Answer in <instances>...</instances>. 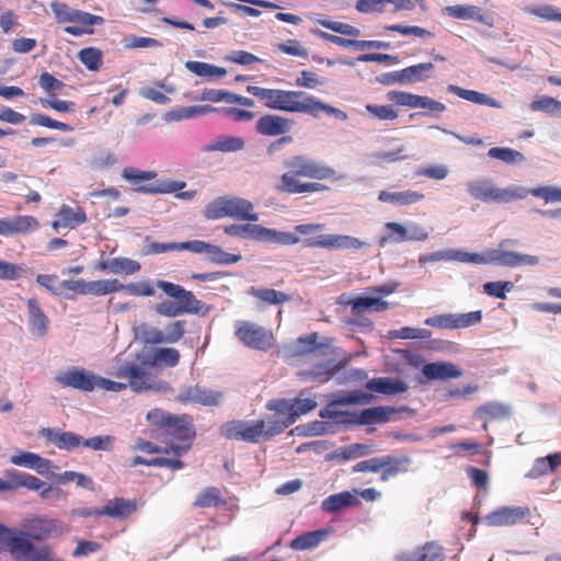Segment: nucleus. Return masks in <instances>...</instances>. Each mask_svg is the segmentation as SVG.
I'll list each match as a JSON object with an SVG mask.
<instances>
[{
    "label": "nucleus",
    "instance_id": "49530a36",
    "mask_svg": "<svg viewBox=\"0 0 561 561\" xmlns=\"http://www.w3.org/2000/svg\"><path fill=\"white\" fill-rule=\"evenodd\" d=\"M488 156L492 159H497L508 164L523 162L525 160V157L522 152L508 147H492L489 149Z\"/></svg>",
    "mask_w": 561,
    "mask_h": 561
},
{
    "label": "nucleus",
    "instance_id": "f3484780",
    "mask_svg": "<svg viewBox=\"0 0 561 561\" xmlns=\"http://www.w3.org/2000/svg\"><path fill=\"white\" fill-rule=\"evenodd\" d=\"M39 228V221L34 216L16 215L0 218V236L27 234Z\"/></svg>",
    "mask_w": 561,
    "mask_h": 561
},
{
    "label": "nucleus",
    "instance_id": "774afa93",
    "mask_svg": "<svg viewBox=\"0 0 561 561\" xmlns=\"http://www.w3.org/2000/svg\"><path fill=\"white\" fill-rule=\"evenodd\" d=\"M445 549L436 541L423 545V561H445Z\"/></svg>",
    "mask_w": 561,
    "mask_h": 561
},
{
    "label": "nucleus",
    "instance_id": "6e6d98bb",
    "mask_svg": "<svg viewBox=\"0 0 561 561\" xmlns=\"http://www.w3.org/2000/svg\"><path fill=\"white\" fill-rule=\"evenodd\" d=\"M116 438L112 435L94 436L83 438L82 446L93 450L111 451L114 447Z\"/></svg>",
    "mask_w": 561,
    "mask_h": 561
},
{
    "label": "nucleus",
    "instance_id": "7c9ffc66",
    "mask_svg": "<svg viewBox=\"0 0 561 561\" xmlns=\"http://www.w3.org/2000/svg\"><path fill=\"white\" fill-rule=\"evenodd\" d=\"M448 91L454 93L455 95H457L466 101L472 102L474 104L486 105V106L495 107V108H500L502 106L497 100L489 96L488 94H484V93H481V92H478L474 90H468V89L460 88L458 85L450 84L448 87Z\"/></svg>",
    "mask_w": 561,
    "mask_h": 561
},
{
    "label": "nucleus",
    "instance_id": "3c124183",
    "mask_svg": "<svg viewBox=\"0 0 561 561\" xmlns=\"http://www.w3.org/2000/svg\"><path fill=\"white\" fill-rule=\"evenodd\" d=\"M78 56L80 61L91 71H96L102 66V53L98 48H83Z\"/></svg>",
    "mask_w": 561,
    "mask_h": 561
},
{
    "label": "nucleus",
    "instance_id": "f03ea898",
    "mask_svg": "<svg viewBox=\"0 0 561 561\" xmlns=\"http://www.w3.org/2000/svg\"><path fill=\"white\" fill-rule=\"evenodd\" d=\"M285 172L275 184L278 193L312 194L329 190L321 181L336 182L344 179L333 168L305 154L293 156L284 161Z\"/></svg>",
    "mask_w": 561,
    "mask_h": 561
},
{
    "label": "nucleus",
    "instance_id": "2f4dec72",
    "mask_svg": "<svg viewBox=\"0 0 561 561\" xmlns=\"http://www.w3.org/2000/svg\"><path fill=\"white\" fill-rule=\"evenodd\" d=\"M389 308V302L378 297H357L351 302L353 314L359 316L365 311L382 312Z\"/></svg>",
    "mask_w": 561,
    "mask_h": 561
},
{
    "label": "nucleus",
    "instance_id": "4d7b16f0",
    "mask_svg": "<svg viewBox=\"0 0 561 561\" xmlns=\"http://www.w3.org/2000/svg\"><path fill=\"white\" fill-rule=\"evenodd\" d=\"M529 195L543 199L546 203L561 202V187L540 186L528 190Z\"/></svg>",
    "mask_w": 561,
    "mask_h": 561
},
{
    "label": "nucleus",
    "instance_id": "5fc2aeb1",
    "mask_svg": "<svg viewBox=\"0 0 561 561\" xmlns=\"http://www.w3.org/2000/svg\"><path fill=\"white\" fill-rule=\"evenodd\" d=\"M388 99L398 105L416 108L421 106V96L401 91H390Z\"/></svg>",
    "mask_w": 561,
    "mask_h": 561
},
{
    "label": "nucleus",
    "instance_id": "e2e57ef3",
    "mask_svg": "<svg viewBox=\"0 0 561 561\" xmlns=\"http://www.w3.org/2000/svg\"><path fill=\"white\" fill-rule=\"evenodd\" d=\"M327 82L324 78H320L316 72L302 70L296 79L295 84L299 88L316 89Z\"/></svg>",
    "mask_w": 561,
    "mask_h": 561
},
{
    "label": "nucleus",
    "instance_id": "69168bd1",
    "mask_svg": "<svg viewBox=\"0 0 561 561\" xmlns=\"http://www.w3.org/2000/svg\"><path fill=\"white\" fill-rule=\"evenodd\" d=\"M513 288L511 282H489L483 285V290L486 295L499 299H505L506 293Z\"/></svg>",
    "mask_w": 561,
    "mask_h": 561
},
{
    "label": "nucleus",
    "instance_id": "6e6552de",
    "mask_svg": "<svg viewBox=\"0 0 561 561\" xmlns=\"http://www.w3.org/2000/svg\"><path fill=\"white\" fill-rule=\"evenodd\" d=\"M323 224H304L297 225L295 230L306 236L302 240L307 248L337 249V250H359L367 245L366 242L346 234H318L323 230Z\"/></svg>",
    "mask_w": 561,
    "mask_h": 561
},
{
    "label": "nucleus",
    "instance_id": "de8ad7c7",
    "mask_svg": "<svg viewBox=\"0 0 561 561\" xmlns=\"http://www.w3.org/2000/svg\"><path fill=\"white\" fill-rule=\"evenodd\" d=\"M185 67L187 70L199 77L225 76L227 73L225 68L216 67L214 65L203 61H186Z\"/></svg>",
    "mask_w": 561,
    "mask_h": 561
},
{
    "label": "nucleus",
    "instance_id": "b1692460",
    "mask_svg": "<svg viewBox=\"0 0 561 561\" xmlns=\"http://www.w3.org/2000/svg\"><path fill=\"white\" fill-rule=\"evenodd\" d=\"M39 435L55 444L59 449L72 450L82 445L83 437L72 432H61L55 428H42Z\"/></svg>",
    "mask_w": 561,
    "mask_h": 561
},
{
    "label": "nucleus",
    "instance_id": "f8f14e48",
    "mask_svg": "<svg viewBox=\"0 0 561 561\" xmlns=\"http://www.w3.org/2000/svg\"><path fill=\"white\" fill-rule=\"evenodd\" d=\"M332 339L327 337L320 342L317 332L299 336L291 351V355L295 357H307L310 359L327 357L332 355Z\"/></svg>",
    "mask_w": 561,
    "mask_h": 561
},
{
    "label": "nucleus",
    "instance_id": "052dcab7",
    "mask_svg": "<svg viewBox=\"0 0 561 561\" xmlns=\"http://www.w3.org/2000/svg\"><path fill=\"white\" fill-rule=\"evenodd\" d=\"M387 419V412L381 407L365 409L359 415V422L366 425L386 422Z\"/></svg>",
    "mask_w": 561,
    "mask_h": 561
},
{
    "label": "nucleus",
    "instance_id": "6ab92c4d",
    "mask_svg": "<svg viewBox=\"0 0 561 561\" xmlns=\"http://www.w3.org/2000/svg\"><path fill=\"white\" fill-rule=\"evenodd\" d=\"M27 324L30 332L37 337H43L49 329V318L42 309L36 298H30L26 301Z\"/></svg>",
    "mask_w": 561,
    "mask_h": 561
},
{
    "label": "nucleus",
    "instance_id": "bb28decb",
    "mask_svg": "<svg viewBox=\"0 0 561 561\" xmlns=\"http://www.w3.org/2000/svg\"><path fill=\"white\" fill-rule=\"evenodd\" d=\"M265 230L266 227L252 222L231 224L224 228V232L229 237L250 239L262 242L265 240Z\"/></svg>",
    "mask_w": 561,
    "mask_h": 561
},
{
    "label": "nucleus",
    "instance_id": "0eeeda50",
    "mask_svg": "<svg viewBox=\"0 0 561 561\" xmlns=\"http://www.w3.org/2000/svg\"><path fill=\"white\" fill-rule=\"evenodd\" d=\"M207 220H218L230 217L240 220L257 221L259 214L252 202L231 195H225L210 201L203 210Z\"/></svg>",
    "mask_w": 561,
    "mask_h": 561
},
{
    "label": "nucleus",
    "instance_id": "8fccbe9b",
    "mask_svg": "<svg viewBox=\"0 0 561 561\" xmlns=\"http://www.w3.org/2000/svg\"><path fill=\"white\" fill-rule=\"evenodd\" d=\"M301 239L293 232L277 231L275 229L266 228L264 242L291 245L297 244Z\"/></svg>",
    "mask_w": 561,
    "mask_h": 561
},
{
    "label": "nucleus",
    "instance_id": "c85d7f7f",
    "mask_svg": "<svg viewBox=\"0 0 561 561\" xmlns=\"http://www.w3.org/2000/svg\"><path fill=\"white\" fill-rule=\"evenodd\" d=\"M12 465L34 469L39 474H46L50 468V461L31 451H21L10 458Z\"/></svg>",
    "mask_w": 561,
    "mask_h": 561
},
{
    "label": "nucleus",
    "instance_id": "a878e982",
    "mask_svg": "<svg viewBox=\"0 0 561 561\" xmlns=\"http://www.w3.org/2000/svg\"><path fill=\"white\" fill-rule=\"evenodd\" d=\"M360 504L357 497V490L343 491L325 497L321 502V510L325 513H336L346 507H353Z\"/></svg>",
    "mask_w": 561,
    "mask_h": 561
},
{
    "label": "nucleus",
    "instance_id": "423d86ee",
    "mask_svg": "<svg viewBox=\"0 0 561 561\" xmlns=\"http://www.w3.org/2000/svg\"><path fill=\"white\" fill-rule=\"evenodd\" d=\"M290 425L289 422L263 421L259 420L252 423L245 421H229L222 426V435L228 439L242 440L248 443H259L280 434Z\"/></svg>",
    "mask_w": 561,
    "mask_h": 561
},
{
    "label": "nucleus",
    "instance_id": "4be33fe9",
    "mask_svg": "<svg viewBox=\"0 0 561 561\" xmlns=\"http://www.w3.org/2000/svg\"><path fill=\"white\" fill-rule=\"evenodd\" d=\"M88 220L87 214L82 207L72 208L68 205H61L56 214V219L53 221V228L75 229Z\"/></svg>",
    "mask_w": 561,
    "mask_h": 561
},
{
    "label": "nucleus",
    "instance_id": "473e14b6",
    "mask_svg": "<svg viewBox=\"0 0 561 561\" xmlns=\"http://www.w3.org/2000/svg\"><path fill=\"white\" fill-rule=\"evenodd\" d=\"M476 415L488 420L502 421L512 415V409L505 403L491 401L479 407L476 410Z\"/></svg>",
    "mask_w": 561,
    "mask_h": 561
},
{
    "label": "nucleus",
    "instance_id": "79ce46f5",
    "mask_svg": "<svg viewBox=\"0 0 561 561\" xmlns=\"http://www.w3.org/2000/svg\"><path fill=\"white\" fill-rule=\"evenodd\" d=\"M467 188L473 198L484 203H491L495 186H493L488 180H477L468 183Z\"/></svg>",
    "mask_w": 561,
    "mask_h": 561
},
{
    "label": "nucleus",
    "instance_id": "ddd939ff",
    "mask_svg": "<svg viewBox=\"0 0 561 561\" xmlns=\"http://www.w3.org/2000/svg\"><path fill=\"white\" fill-rule=\"evenodd\" d=\"M55 381L62 388L90 392L96 387V376L82 367H70L56 375Z\"/></svg>",
    "mask_w": 561,
    "mask_h": 561
},
{
    "label": "nucleus",
    "instance_id": "37998d69",
    "mask_svg": "<svg viewBox=\"0 0 561 561\" xmlns=\"http://www.w3.org/2000/svg\"><path fill=\"white\" fill-rule=\"evenodd\" d=\"M420 198V195L416 192L404 191V192H388L380 191L378 195V199L382 203H390L394 205H408L416 203Z\"/></svg>",
    "mask_w": 561,
    "mask_h": 561
},
{
    "label": "nucleus",
    "instance_id": "680f3d73",
    "mask_svg": "<svg viewBox=\"0 0 561 561\" xmlns=\"http://www.w3.org/2000/svg\"><path fill=\"white\" fill-rule=\"evenodd\" d=\"M36 283L48 290L54 296H62L60 282L56 274H38L36 276Z\"/></svg>",
    "mask_w": 561,
    "mask_h": 561
},
{
    "label": "nucleus",
    "instance_id": "c9c22d12",
    "mask_svg": "<svg viewBox=\"0 0 561 561\" xmlns=\"http://www.w3.org/2000/svg\"><path fill=\"white\" fill-rule=\"evenodd\" d=\"M227 504L218 488H205L196 496L193 506L198 508L218 507Z\"/></svg>",
    "mask_w": 561,
    "mask_h": 561
},
{
    "label": "nucleus",
    "instance_id": "7ed1b4c3",
    "mask_svg": "<svg viewBox=\"0 0 561 561\" xmlns=\"http://www.w3.org/2000/svg\"><path fill=\"white\" fill-rule=\"evenodd\" d=\"M247 91L257 98L271 110L288 113H306L318 117L321 112L345 121L347 114L320 99L300 90L267 89L257 85H248Z\"/></svg>",
    "mask_w": 561,
    "mask_h": 561
},
{
    "label": "nucleus",
    "instance_id": "5701e85b",
    "mask_svg": "<svg viewBox=\"0 0 561 561\" xmlns=\"http://www.w3.org/2000/svg\"><path fill=\"white\" fill-rule=\"evenodd\" d=\"M116 377L127 379L130 388L136 392L151 388V385L149 383V374L136 364H126L122 366L117 370Z\"/></svg>",
    "mask_w": 561,
    "mask_h": 561
},
{
    "label": "nucleus",
    "instance_id": "f257e3e1",
    "mask_svg": "<svg viewBox=\"0 0 561 561\" xmlns=\"http://www.w3.org/2000/svg\"><path fill=\"white\" fill-rule=\"evenodd\" d=\"M25 531L9 528L2 542L13 561H64L48 545L36 546L31 539L45 540L62 534L61 523L54 518L34 516L24 522Z\"/></svg>",
    "mask_w": 561,
    "mask_h": 561
},
{
    "label": "nucleus",
    "instance_id": "603ef678",
    "mask_svg": "<svg viewBox=\"0 0 561 561\" xmlns=\"http://www.w3.org/2000/svg\"><path fill=\"white\" fill-rule=\"evenodd\" d=\"M526 12L545 21L561 22V12L551 4L528 7Z\"/></svg>",
    "mask_w": 561,
    "mask_h": 561
},
{
    "label": "nucleus",
    "instance_id": "0e129e2a",
    "mask_svg": "<svg viewBox=\"0 0 561 561\" xmlns=\"http://www.w3.org/2000/svg\"><path fill=\"white\" fill-rule=\"evenodd\" d=\"M123 290L135 297H150L156 293L154 286L149 282L130 283L128 285H124Z\"/></svg>",
    "mask_w": 561,
    "mask_h": 561
},
{
    "label": "nucleus",
    "instance_id": "9d476101",
    "mask_svg": "<svg viewBox=\"0 0 561 561\" xmlns=\"http://www.w3.org/2000/svg\"><path fill=\"white\" fill-rule=\"evenodd\" d=\"M154 286L160 288L168 297L178 301L182 314L206 316L210 310L209 306L197 299L192 291L186 290L181 285L159 279Z\"/></svg>",
    "mask_w": 561,
    "mask_h": 561
},
{
    "label": "nucleus",
    "instance_id": "dca6fc26",
    "mask_svg": "<svg viewBox=\"0 0 561 561\" xmlns=\"http://www.w3.org/2000/svg\"><path fill=\"white\" fill-rule=\"evenodd\" d=\"M482 312L480 310L458 314H439L427 318L425 323L438 328H468L480 323Z\"/></svg>",
    "mask_w": 561,
    "mask_h": 561
},
{
    "label": "nucleus",
    "instance_id": "72a5a7b5",
    "mask_svg": "<svg viewBox=\"0 0 561 561\" xmlns=\"http://www.w3.org/2000/svg\"><path fill=\"white\" fill-rule=\"evenodd\" d=\"M371 451V447L365 444H351L339 449H335L328 456L330 460H337L340 462L356 459L368 455Z\"/></svg>",
    "mask_w": 561,
    "mask_h": 561
},
{
    "label": "nucleus",
    "instance_id": "ea45409f",
    "mask_svg": "<svg viewBox=\"0 0 561 561\" xmlns=\"http://www.w3.org/2000/svg\"><path fill=\"white\" fill-rule=\"evenodd\" d=\"M140 267L141 266L137 261L127 257H114L100 264L101 270H108L113 273L124 272L128 275L137 273Z\"/></svg>",
    "mask_w": 561,
    "mask_h": 561
},
{
    "label": "nucleus",
    "instance_id": "412c9836",
    "mask_svg": "<svg viewBox=\"0 0 561 561\" xmlns=\"http://www.w3.org/2000/svg\"><path fill=\"white\" fill-rule=\"evenodd\" d=\"M293 121L275 114H266L256 122V131L264 136H279L289 131Z\"/></svg>",
    "mask_w": 561,
    "mask_h": 561
},
{
    "label": "nucleus",
    "instance_id": "39448f33",
    "mask_svg": "<svg viewBox=\"0 0 561 561\" xmlns=\"http://www.w3.org/2000/svg\"><path fill=\"white\" fill-rule=\"evenodd\" d=\"M518 243L515 239H504L499 243L497 249L488 250L484 253H470L466 251L437 252L423 256V263L427 261L454 260L472 264H496L506 267L535 266L540 262L539 256L523 254L506 250L510 245Z\"/></svg>",
    "mask_w": 561,
    "mask_h": 561
},
{
    "label": "nucleus",
    "instance_id": "20e7f679",
    "mask_svg": "<svg viewBox=\"0 0 561 561\" xmlns=\"http://www.w3.org/2000/svg\"><path fill=\"white\" fill-rule=\"evenodd\" d=\"M147 420L157 427L152 436L167 444L170 453L181 456L188 451L195 437L192 416L154 409L147 413Z\"/></svg>",
    "mask_w": 561,
    "mask_h": 561
},
{
    "label": "nucleus",
    "instance_id": "58836bf2",
    "mask_svg": "<svg viewBox=\"0 0 561 561\" xmlns=\"http://www.w3.org/2000/svg\"><path fill=\"white\" fill-rule=\"evenodd\" d=\"M529 195L528 188L523 186L495 187L493 203L507 204L517 199H524Z\"/></svg>",
    "mask_w": 561,
    "mask_h": 561
},
{
    "label": "nucleus",
    "instance_id": "393cba45",
    "mask_svg": "<svg viewBox=\"0 0 561 561\" xmlns=\"http://www.w3.org/2000/svg\"><path fill=\"white\" fill-rule=\"evenodd\" d=\"M461 375L462 371L449 362H435L423 365V377L428 380L456 379Z\"/></svg>",
    "mask_w": 561,
    "mask_h": 561
},
{
    "label": "nucleus",
    "instance_id": "aec40b11",
    "mask_svg": "<svg viewBox=\"0 0 561 561\" xmlns=\"http://www.w3.org/2000/svg\"><path fill=\"white\" fill-rule=\"evenodd\" d=\"M446 15L457 20L477 21L484 25L492 26L493 19L482 12V9L472 4L448 5L444 9Z\"/></svg>",
    "mask_w": 561,
    "mask_h": 561
},
{
    "label": "nucleus",
    "instance_id": "cd10ccee",
    "mask_svg": "<svg viewBox=\"0 0 561 561\" xmlns=\"http://www.w3.org/2000/svg\"><path fill=\"white\" fill-rule=\"evenodd\" d=\"M316 408L317 401L313 398H296L290 405H287L286 401H280L275 407L280 412H287V416L283 422L290 421V425L297 416L306 414Z\"/></svg>",
    "mask_w": 561,
    "mask_h": 561
},
{
    "label": "nucleus",
    "instance_id": "c03bdc74",
    "mask_svg": "<svg viewBox=\"0 0 561 561\" xmlns=\"http://www.w3.org/2000/svg\"><path fill=\"white\" fill-rule=\"evenodd\" d=\"M181 358L180 352L173 347H160L152 353V365L174 367Z\"/></svg>",
    "mask_w": 561,
    "mask_h": 561
},
{
    "label": "nucleus",
    "instance_id": "1a4fd4ad",
    "mask_svg": "<svg viewBox=\"0 0 561 561\" xmlns=\"http://www.w3.org/2000/svg\"><path fill=\"white\" fill-rule=\"evenodd\" d=\"M234 335L244 346L264 352L271 350L275 341L272 330L245 320L234 323Z\"/></svg>",
    "mask_w": 561,
    "mask_h": 561
},
{
    "label": "nucleus",
    "instance_id": "4468645a",
    "mask_svg": "<svg viewBox=\"0 0 561 561\" xmlns=\"http://www.w3.org/2000/svg\"><path fill=\"white\" fill-rule=\"evenodd\" d=\"M529 514L530 511L528 507L503 506L489 513L484 517V522L491 527L512 526L522 522Z\"/></svg>",
    "mask_w": 561,
    "mask_h": 561
},
{
    "label": "nucleus",
    "instance_id": "c756f323",
    "mask_svg": "<svg viewBox=\"0 0 561 561\" xmlns=\"http://www.w3.org/2000/svg\"><path fill=\"white\" fill-rule=\"evenodd\" d=\"M366 389L382 394H397L405 392L408 386L400 379L387 377L373 378L366 383Z\"/></svg>",
    "mask_w": 561,
    "mask_h": 561
},
{
    "label": "nucleus",
    "instance_id": "9b49d317",
    "mask_svg": "<svg viewBox=\"0 0 561 561\" xmlns=\"http://www.w3.org/2000/svg\"><path fill=\"white\" fill-rule=\"evenodd\" d=\"M184 320H176L167 327V333L161 330L150 327L147 323H142L137 328V334L145 344L158 345V344H173L179 342L185 333Z\"/></svg>",
    "mask_w": 561,
    "mask_h": 561
},
{
    "label": "nucleus",
    "instance_id": "13d9d810",
    "mask_svg": "<svg viewBox=\"0 0 561 561\" xmlns=\"http://www.w3.org/2000/svg\"><path fill=\"white\" fill-rule=\"evenodd\" d=\"M31 124L51 128V129H57V130H61V131H71L72 130V127L69 124L55 121V119L50 118L49 116L41 114V113H36L31 116Z\"/></svg>",
    "mask_w": 561,
    "mask_h": 561
},
{
    "label": "nucleus",
    "instance_id": "864d4df0",
    "mask_svg": "<svg viewBox=\"0 0 561 561\" xmlns=\"http://www.w3.org/2000/svg\"><path fill=\"white\" fill-rule=\"evenodd\" d=\"M60 287L67 299H73L75 295H87V280L84 279H64L60 282Z\"/></svg>",
    "mask_w": 561,
    "mask_h": 561
},
{
    "label": "nucleus",
    "instance_id": "a18cd8bd",
    "mask_svg": "<svg viewBox=\"0 0 561 561\" xmlns=\"http://www.w3.org/2000/svg\"><path fill=\"white\" fill-rule=\"evenodd\" d=\"M183 181H162L158 184L144 185L137 188L138 192L148 194L175 193L185 187Z\"/></svg>",
    "mask_w": 561,
    "mask_h": 561
},
{
    "label": "nucleus",
    "instance_id": "f704fd0d",
    "mask_svg": "<svg viewBox=\"0 0 561 561\" xmlns=\"http://www.w3.org/2000/svg\"><path fill=\"white\" fill-rule=\"evenodd\" d=\"M328 537V531L318 529L313 531L305 533L289 543L293 550H308L319 546Z\"/></svg>",
    "mask_w": 561,
    "mask_h": 561
},
{
    "label": "nucleus",
    "instance_id": "a19ab883",
    "mask_svg": "<svg viewBox=\"0 0 561 561\" xmlns=\"http://www.w3.org/2000/svg\"><path fill=\"white\" fill-rule=\"evenodd\" d=\"M244 140L240 137L222 136L205 147V151L231 152L243 149Z\"/></svg>",
    "mask_w": 561,
    "mask_h": 561
},
{
    "label": "nucleus",
    "instance_id": "a211bd4d",
    "mask_svg": "<svg viewBox=\"0 0 561 561\" xmlns=\"http://www.w3.org/2000/svg\"><path fill=\"white\" fill-rule=\"evenodd\" d=\"M312 364L300 370L299 376L305 380L325 382L330 380L336 371V366L332 355L311 359Z\"/></svg>",
    "mask_w": 561,
    "mask_h": 561
},
{
    "label": "nucleus",
    "instance_id": "338daca9",
    "mask_svg": "<svg viewBox=\"0 0 561 561\" xmlns=\"http://www.w3.org/2000/svg\"><path fill=\"white\" fill-rule=\"evenodd\" d=\"M531 111H542L547 113L561 112V101H558L551 96H542L535 100L530 104Z\"/></svg>",
    "mask_w": 561,
    "mask_h": 561
},
{
    "label": "nucleus",
    "instance_id": "bf43d9fd",
    "mask_svg": "<svg viewBox=\"0 0 561 561\" xmlns=\"http://www.w3.org/2000/svg\"><path fill=\"white\" fill-rule=\"evenodd\" d=\"M421 73V65L408 67L400 71L392 72V80H380L385 84L403 83L412 80H416Z\"/></svg>",
    "mask_w": 561,
    "mask_h": 561
},
{
    "label": "nucleus",
    "instance_id": "09e8293b",
    "mask_svg": "<svg viewBox=\"0 0 561 561\" xmlns=\"http://www.w3.org/2000/svg\"><path fill=\"white\" fill-rule=\"evenodd\" d=\"M206 254L211 262L220 265L234 264L241 260L240 254L227 253L220 247L210 243H208Z\"/></svg>",
    "mask_w": 561,
    "mask_h": 561
},
{
    "label": "nucleus",
    "instance_id": "2eb2a0df",
    "mask_svg": "<svg viewBox=\"0 0 561 561\" xmlns=\"http://www.w3.org/2000/svg\"><path fill=\"white\" fill-rule=\"evenodd\" d=\"M138 504L136 500H126L124 497H115L107 501L101 508L89 510L83 513L84 516H108L112 518H126L137 511Z\"/></svg>",
    "mask_w": 561,
    "mask_h": 561
},
{
    "label": "nucleus",
    "instance_id": "e433bc0d",
    "mask_svg": "<svg viewBox=\"0 0 561 561\" xmlns=\"http://www.w3.org/2000/svg\"><path fill=\"white\" fill-rule=\"evenodd\" d=\"M249 295L267 305H280L288 302L291 299L286 293L272 288L251 287L249 289Z\"/></svg>",
    "mask_w": 561,
    "mask_h": 561
},
{
    "label": "nucleus",
    "instance_id": "4c0bfd02",
    "mask_svg": "<svg viewBox=\"0 0 561 561\" xmlns=\"http://www.w3.org/2000/svg\"><path fill=\"white\" fill-rule=\"evenodd\" d=\"M124 284L118 279H98L87 282V295L104 296L123 290Z\"/></svg>",
    "mask_w": 561,
    "mask_h": 561
}]
</instances>
